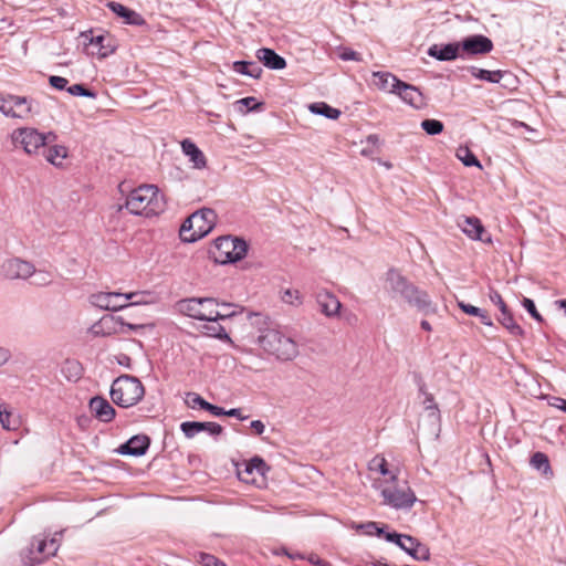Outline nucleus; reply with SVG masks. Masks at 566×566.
Returning a JSON list of instances; mask_svg holds the SVG:
<instances>
[{
    "label": "nucleus",
    "mask_w": 566,
    "mask_h": 566,
    "mask_svg": "<svg viewBox=\"0 0 566 566\" xmlns=\"http://www.w3.org/2000/svg\"><path fill=\"white\" fill-rule=\"evenodd\" d=\"M386 289L392 298H401L410 307L416 308L426 316L437 313V305L431 301L429 294L410 282L396 269H390L387 272Z\"/></svg>",
    "instance_id": "f257e3e1"
},
{
    "label": "nucleus",
    "mask_w": 566,
    "mask_h": 566,
    "mask_svg": "<svg viewBox=\"0 0 566 566\" xmlns=\"http://www.w3.org/2000/svg\"><path fill=\"white\" fill-rule=\"evenodd\" d=\"M125 207L132 214L150 218L165 210V201L156 186L143 185L129 192Z\"/></svg>",
    "instance_id": "f03ea898"
},
{
    "label": "nucleus",
    "mask_w": 566,
    "mask_h": 566,
    "mask_svg": "<svg viewBox=\"0 0 566 566\" xmlns=\"http://www.w3.org/2000/svg\"><path fill=\"white\" fill-rule=\"evenodd\" d=\"M179 313L198 321L218 322L227 319L232 313H220V304L212 297L184 298L176 304Z\"/></svg>",
    "instance_id": "7ed1b4c3"
},
{
    "label": "nucleus",
    "mask_w": 566,
    "mask_h": 566,
    "mask_svg": "<svg viewBox=\"0 0 566 566\" xmlns=\"http://www.w3.org/2000/svg\"><path fill=\"white\" fill-rule=\"evenodd\" d=\"M109 394L114 403L122 408H129L144 398L145 388L137 377L120 375L113 381Z\"/></svg>",
    "instance_id": "20e7f679"
},
{
    "label": "nucleus",
    "mask_w": 566,
    "mask_h": 566,
    "mask_svg": "<svg viewBox=\"0 0 566 566\" xmlns=\"http://www.w3.org/2000/svg\"><path fill=\"white\" fill-rule=\"evenodd\" d=\"M217 214L212 209L203 208L188 217L180 227V238L185 242H196L207 235L216 223Z\"/></svg>",
    "instance_id": "39448f33"
},
{
    "label": "nucleus",
    "mask_w": 566,
    "mask_h": 566,
    "mask_svg": "<svg viewBox=\"0 0 566 566\" xmlns=\"http://www.w3.org/2000/svg\"><path fill=\"white\" fill-rule=\"evenodd\" d=\"M259 345L281 360H292L298 354L297 344L276 329H266L258 338Z\"/></svg>",
    "instance_id": "423d86ee"
},
{
    "label": "nucleus",
    "mask_w": 566,
    "mask_h": 566,
    "mask_svg": "<svg viewBox=\"0 0 566 566\" xmlns=\"http://www.w3.org/2000/svg\"><path fill=\"white\" fill-rule=\"evenodd\" d=\"M248 252V244L243 239L224 235L216 239L210 254L214 262L220 264L235 263L242 260Z\"/></svg>",
    "instance_id": "0eeeda50"
},
{
    "label": "nucleus",
    "mask_w": 566,
    "mask_h": 566,
    "mask_svg": "<svg viewBox=\"0 0 566 566\" xmlns=\"http://www.w3.org/2000/svg\"><path fill=\"white\" fill-rule=\"evenodd\" d=\"M56 139L52 132L46 135L35 128L24 127L13 132L12 140L15 146H21L27 154H36L39 149L44 148L48 142Z\"/></svg>",
    "instance_id": "6e6552de"
},
{
    "label": "nucleus",
    "mask_w": 566,
    "mask_h": 566,
    "mask_svg": "<svg viewBox=\"0 0 566 566\" xmlns=\"http://www.w3.org/2000/svg\"><path fill=\"white\" fill-rule=\"evenodd\" d=\"M387 542L396 544L401 551L407 553L417 562H426L430 559L429 547L411 535L388 534Z\"/></svg>",
    "instance_id": "1a4fd4ad"
},
{
    "label": "nucleus",
    "mask_w": 566,
    "mask_h": 566,
    "mask_svg": "<svg viewBox=\"0 0 566 566\" xmlns=\"http://www.w3.org/2000/svg\"><path fill=\"white\" fill-rule=\"evenodd\" d=\"M381 495L384 496L385 503L396 510H408L410 509L417 497L413 491L403 483V485H389L382 489Z\"/></svg>",
    "instance_id": "9d476101"
},
{
    "label": "nucleus",
    "mask_w": 566,
    "mask_h": 566,
    "mask_svg": "<svg viewBox=\"0 0 566 566\" xmlns=\"http://www.w3.org/2000/svg\"><path fill=\"white\" fill-rule=\"evenodd\" d=\"M138 295V293L99 292L91 295V303L102 310L116 312L128 307V300Z\"/></svg>",
    "instance_id": "9b49d317"
},
{
    "label": "nucleus",
    "mask_w": 566,
    "mask_h": 566,
    "mask_svg": "<svg viewBox=\"0 0 566 566\" xmlns=\"http://www.w3.org/2000/svg\"><path fill=\"white\" fill-rule=\"evenodd\" d=\"M490 301L496 305L501 312V316L497 318L499 322L502 324L503 327H505L511 335L513 336H522L524 334L523 328L514 321V317L509 310L507 305L503 301L501 294L495 291L491 290L490 292Z\"/></svg>",
    "instance_id": "f8f14e48"
},
{
    "label": "nucleus",
    "mask_w": 566,
    "mask_h": 566,
    "mask_svg": "<svg viewBox=\"0 0 566 566\" xmlns=\"http://www.w3.org/2000/svg\"><path fill=\"white\" fill-rule=\"evenodd\" d=\"M0 272L9 280H25L34 273V265L19 258H12L1 264Z\"/></svg>",
    "instance_id": "ddd939ff"
},
{
    "label": "nucleus",
    "mask_w": 566,
    "mask_h": 566,
    "mask_svg": "<svg viewBox=\"0 0 566 566\" xmlns=\"http://www.w3.org/2000/svg\"><path fill=\"white\" fill-rule=\"evenodd\" d=\"M461 52L464 55H483L493 50V42L483 34H473L464 38L461 42Z\"/></svg>",
    "instance_id": "4468645a"
},
{
    "label": "nucleus",
    "mask_w": 566,
    "mask_h": 566,
    "mask_svg": "<svg viewBox=\"0 0 566 566\" xmlns=\"http://www.w3.org/2000/svg\"><path fill=\"white\" fill-rule=\"evenodd\" d=\"M427 54L441 62L454 61L458 57L463 59L460 42H450L447 44H432L428 49Z\"/></svg>",
    "instance_id": "2eb2a0df"
},
{
    "label": "nucleus",
    "mask_w": 566,
    "mask_h": 566,
    "mask_svg": "<svg viewBox=\"0 0 566 566\" xmlns=\"http://www.w3.org/2000/svg\"><path fill=\"white\" fill-rule=\"evenodd\" d=\"M150 444V439L145 434H137L120 444L117 452L123 455L140 457L144 455Z\"/></svg>",
    "instance_id": "dca6fc26"
},
{
    "label": "nucleus",
    "mask_w": 566,
    "mask_h": 566,
    "mask_svg": "<svg viewBox=\"0 0 566 566\" xmlns=\"http://www.w3.org/2000/svg\"><path fill=\"white\" fill-rule=\"evenodd\" d=\"M180 430L186 438L191 439L202 431H207L210 436H219L223 428L217 422L185 421L180 424Z\"/></svg>",
    "instance_id": "f3484780"
},
{
    "label": "nucleus",
    "mask_w": 566,
    "mask_h": 566,
    "mask_svg": "<svg viewBox=\"0 0 566 566\" xmlns=\"http://www.w3.org/2000/svg\"><path fill=\"white\" fill-rule=\"evenodd\" d=\"M90 409L95 418L102 422H111L116 416L114 407L101 396H95L90 400Z\"/></svg>",
    "instance_id": "a211bd4d"
},
{
    "label": "nucleus",
    "mask_w": 566,
    "mask_h": 566,
    "mask_svg": "<svg viewBox=\"0 0 566 566\" xmlns=\"http://www.w3.org/2000/svg\"><path fill=\"white\" fill-rule=\"evenodd\" d=\"M394 94H397L405 103L415 108H421L426 104L424 97L420 90L402 81L399 84V90H396Z\"/></svg>",
    "instance_id": "6ab92c4d"
},
{
    "label": "nucleus",
    "mask_w": 566,
    "mask_h": 566,
    "mask_svg": "<svg viewBox=\"0 0 566 566\" xmlns=\"http://www.w3.org/2000/svg\"><path fill=\"white\" fill-rule=\"evenodd\" d=\"M87 50L92 55L104 59L115 51V46L112 44V39L108 35L98 34L90 38Z\"/></svg>",
    "instance_id": "aec40b11"
},
{
    "label": "nucleus",
    "mask_w": 566,
    "mask_h": 566,
    "mask_svg": "<svg viewBox=\"0 0 566 566\" xmlns=\"http://www.w3.org/2000/svg\"><path fill=\"white\" fill-rule=\"evenodd\" d=\"M9 106L14 111V115H9L12 118L28 119L34 112L33 101L17 95H9Z\"/></svg>",
    "instance_id": "412c9836"
},
{
    "label": "nucleus",
    "mask_w": 566,
    "mask_h": 566,
    "mask_svg": "<svg viewBox=\"0 0 566 566\" xmlns=\"http://www.w3.org/2000/svg\"><path fill=\"white\" fill-rule=\"evenodd\" d=\"M316 301L321 312L327 317H335L339 314L342 304L339 300L332 293L323 291L317 293Z\"/></svg>",
    "instance_id": "4be33fe9"
},
{
    "label": "nucleus",
    "mask_w": 566,
    "mask_h": 566,
    "mask_svg": "<svg viewBox=\"0 0 566 566\" xmlns=\"http://www.w3.org/2000/svg\"><path fill=\"white\" fill-rule=\"evenodd\" d=\"M107 8L116 15L124 19V22L130 25H143L145 24L144 18L136 11L123 6L119 2L109 1Z\"/></svg>",
    "instance_id": "5701e85b"
},
{
    "label": "nucleus",
    "mask_w": 566,
    "mask_h": 566,
    "mask_svg": "<svg viewBox=\"0 0 566 566\" xmlns=\"http://www.w3.org/2000/svg\"><path fill=\"white\" fill-rule=\"evenodd\" d=\"M255 56L264 66L271 70H283L286 66L285 59L279 55L273 49L261 48L256 51Z\"/></svg>",
    "instance_id": "b1692460"
},
{
    "label": "nucleus",
    "mask_w": 566,
    "mask_h": 566,
    "mask_svg": "<svg viewBox=\"0 0 566 566\" xmlns=\"http://www.w3.org/2000/svg\"><path fill=\"white\" fill-rule=\"evenodd\" d=\"M462 231L473 240L491 241V238H484L485 230L476 217H467L461 224Z\"/></svg>",
    "instance_id": "393cba45"
},
{
    "label": "nucleus",
    "mask_w": 566,
    "mask_h": 566,
    "mask_svg": "<svg viewBox=\"0 0 566 566\" xmlns=\"http://www.w3.org/2000/svg\"><path fill=\"white\" fill-rule=\"evenodd\" d=\"M182 153L189 157L196 169H202L207 165L206 157L199 147L190 139L181 142Z\"/></svg>",
    "instance_id": "a878e982"
},
{
    "label": "nucleus",
    "mask_w": 566,
    "mask_h": 566,
    "mask_svg": "<svg viewBox=\"0 0 566 566\" xmlns=\"http://www.w3.org/2000/svg\"><path fill=\"white\" fill-rule=\"evenodd\" d=\"M374 84L384 91H388L389 93H395L396 90H399L400 80L395 75L388 72H374Z\"/></svg>",
    "instance_id": "bb28decb"
},
{
    "label": "nucleus",
    "mask_w": 566,
    "mask_h": 566,
    "mask_svg": "<svg viewBox=\"0 0 566 566\" xmlns=\"http://www.w3.org/2000/svg\"><path fill=\"white\" fill-rule=\"evenodd\" d=\"M468 71L471 73L473 77L489 83H500L502 77L506 74L505 71H489L484 69H479L476 66H469Z\"/></svg>",
    "instance_id": "cd10ccee"
},
{
    "label": "nucleus",
    "mask_w": 566,
    "mask_h": 566,
    "mask_svg": "<svg viewBox=\"0 0 566 566\" xmlns=\"http://www.w3.org/2000/svg\"><path fill=\"white\" fill-rule=\"evenodd\" d=\"M233 70L242 75L253 78H260L263 72L258 63L248 61H235L233 63Z\"/></svg>",
    "instance_id": "c85d7f7f"
},
{
    "label": "nucleus",
    "mask_w": 566,
    "mask_h": 566,
    "mask_svg": "<svg viewBox=\"0 0 566 566\" xmlns=\"http://www.w3.org/2000/svg\"><path fill=\"white\" fill-rule=\"evenodd\" d=\"M458 306L468 315L476 316L481 323L486 326H493V322L485 310L476 307L474 305L464 303L463 301L458 302Z\"/></svg>",
    "instance_id": "c756f323"
},
{
    "label": "nucleus",
    "mask_w": 566,
    "mask_h": 566,
    "mask_svg": "<svg viewBox=\"0 0 566 566\" xmlns=\"http://www.w3.org/2000/svg\"><path fill=\"white\" fill-rule=\"evenodd\" d=\"M308 109L313 114L321 115L329 119H337L342 114L339 109L332 107L325 102L312 103L308 106Z\"/></svg>",
    "instance_id": "7c9ffc66"
},
{
    "label": "nucleus",
    "mask_w": 566,
    "mask_h": 566,
    "mask_svg": "<svg viewBox=\"0 0 566 566\" xmlns=\"http://www.w3.org/2000/svg\"><path fill=\"white\" fill-rule=\"evenodd\" d=\"M531 465L539 471L544 476H552L553 471L549 464L548 457L543 452H535L531 457Z\"/></svg>",
    "instance_id": "2f4dec72"
},
{
    "label": "nucleus",
    "mask_w": 566,
    "mask_h": 566,
    "mask_svg": "<svg viewBox=\"0 0 566 566\" xmlns=\"http://www.w3.org/2000/svg\"><path fill=\"white\" fill-rule=\"evenodd\" d=\"M45 159L54 166H60L66 157L67 151L64 146L55 145L48 149L43 148Z\"/></svg>",
    "instance_id": "473e14b6"
},
{
    "label": "nucleus",
    "mask_w": 566,
    "mask_h": 566,
    "mask_svg": "<svg viewBox=\"0 0 566 566\" xmlns=\"http://www.w3.org/2000/svg\"><path fill=\"white\" fill-rule=\"evenodd\" d=\"M116 321L117 323H119L122 326H126L129 331H133V332H138L140 329H143L145 327L144 324H130V323H125L123 317L122 316H117V317H114V316H104L99 324L98 325H94L92 327L93 332L95 335H98L101 334V331H99V327H102L104 324H106L108 321Z\"/></svg>",
    "instance_id": "72a5a7b5"
},
{
    "label": "nucleus",
    "mask_w": 566,
    "mask_h": 566,
    "mask_svg": "<svg viewBox=\"0 0 566 566\" xmlns=\"http://www.w3.org/2000/svg\"><path fill=\"white\" fill-rule=\"evenodd\" d=\"M457 157L467 167H482L476 156L468 147H460L457 150Z\"/></svg>",
    "instance_id": "f704fd0d"
},
{
    "label": "nucleus",
    "mask_w": 566,
    "mask_h": 566,
    "mask_svg": "<svg viewBox=\"0 0 566 566\" xmlns=\"http://www.w3.org/2000/svg\"><path fill=\"white\" fill-rule=\"evenodd\" d=\"M0 423L6 430H15L19 426V420L7 407L0 406Z\"/></svg>",
    "instance_id": "c9c22d12"
},
{
    "label": "nucleus",
    "mask_w": 566,
    "mask_h": 566,
    "mask_svg": "<svg viewBox=\"0 0 566 566\" xmlns=\"http://www.w3.org/2000/svg\"><path fill=\"white\" fill-rule=\"evenodd\" d=\"M281 300L285 303V304H290V305H301L302 304V295L300 293L298 290H293V289H286L282 292V295H281Z\"/></svg>",
    "instance_id": "e433bc0d"
},
{
    "label": "nucleus",
    "mask_w": 566,
    "mask_h": 566,
    "mask_svg": "<svg viewBox=\"0 0 566 566\" xmlns=\"http://www.w3.org/2000/svg\"><path fill=\"white\" fill-rule=\"evenodd\" d=\"M443 123L438 119H424L421 122V128L428 135H438L443 130Z\"/></svg>",
    "instance_id": "4c0bfd02"
},
{
    "label": "nucleus",
    "mask_w": 566,
    "mask_h": 566,
    "mask_svg": "<svg viewBox=\"0 0 566 566\" xmlns=\"http://www.w3.org/2000/svg\"><path fill=\"white\" fill-rule=\"evenodd\" d=\"M265 469H268L265 461L258 455L252 458L245 464V473H248V474H252L254 471H256L260 474H264Z\"/></svg>",
    "instance_id": "58836bf2"
},
{
    "label": "nucleus",
    "mask_w": 566,
    "mask_h": 566,
    "mask_svg": "<svg viewBox=\"0 0 566 566\" xmlns=\"http://www.w3.org/2000/svg\"><path fill=\"white\" fill-rule=\"evenodd\" d=\"M67 93L73 96H83L95 98L96 93L90 88H87L84 84H73L66 88Z\"/></svg>",
    "instance_id": "ea45409f"
},
{
    "label": "nucleus",
    "mask_w": 566,
    "mask_h": 566,
    "mask_svg": "<svg viewBox=\"0 0 566 566\" xmlns=\"http://www.w3.org/2000/svg\"><path fill=\"white\" fill-rule=\"evenodd\" d=\"M186 403L188 407L195 409L199 407L200 409L205 410V407L207 406L208 401L205 400L200 395L196 392H188L186 398Z\"/></svg>",
    "instance_id": "a19ab883"
},
{
    "label": "nucleus",
    "mask_w": 566,
    "mask_h": 566,
    "mask_svg": "<svg viewBox=\"0 0 566 566\" xmlns=\"http://www.w3.org/2000/svg\"><path fill=\"white\" fill-rule=\"evenodd\" d=\"M523 307L527 311V313L538 323L544 321L543 316L536 310L535 303L533 300L528 297H524L522 301Z\"/></svg>",
    "instance_id": "79ce46f5"
},
{
    "label": "nucleus",
    "mask_w": 566,
    "mask_h": 566,
    "mask_svg": "<svg viewBox=\"0 0 566 566\" xmlns=\"http://www.w3.org/2000/svg\"><path fill=\"white\" fill-rule=\"evenodd\" d=\"M235 104L239 106V109H241V106H245L248 111H259L263 106V103L256 102V98L252 96L243 97L237 101Z\"/></svg>",
    "instance_id": "37998d69"
},
{
    "label": "nucleus",
    "mask_w": 566,
    "mask_h": 566,
    "mask_svg": "<svg viewBox=\"0 0 566 566\" xmlns=\"http://www.w3.org/2000/svg\"><path fill=\"white\" fill-rule=\"evenodd\" d=\"M420 391L424 394V406L428 411H430L431 416H438L439 415V408L438 405L434 402V398L431 394H428L424 391V385L420 387Z\"/></svg>",
    "instance_id": "c03bdc74"
},
{
    "label": "nucleus",
    "mask_w": 566,
    "mask_h": 566,
    "mask_svg": "<svg viewBox=\"0 0 566 566\" xmlns=\"http://www.w3.org/2000/svg\"><path fill=\"white\" fill-rule=\"evenodd\" d=\"M199 563L203 566H227L222 560L207 553L199 554Z\"/></svg>",
    "instance_id": "a18cd8bd"
},
{
    "label": "nucleus",
    "mask_w": 566,
    "mask_h": 566,
    "mask_svg": "<svg viewBox=\"0 0 566 566\" xmlns=\"http://www.w3.org/2000/svg\"><path fill=\"white\" fill-rule=\"evenodd\" d=\"M32 275H34L33 284L38 286H46L52 282L51 274L49 272L34 270Z\"/></svg>",
    "instance_id": "49530a36"
},
{
    "label": "nucleus",
    "mask_w": 566,
    "mask_h": 566,
    "mask_svg": "<svg viewBox=\"0 0 566 566\" xmlns=\"http://www.w3.org/2000/svg\"><path fill=\"white\" fill-rule=\"evenodd\" d=\"M46 547H48L46 539L34 538L31 544L30 553H33L35 551L38 554L42 555L43 557H48L46 556V552H48Z\"/></svg>",
    "instance_id": "de8ad7c7"
},
{
    "label": "nucleus",
    "mask_w": 566,
    "mask_h": 566,
    "mask_svg": "<svg viewBox=\"0 0 566 566\" xmlns=\"http://www.w3.org/2000/svg\"><path fill=\"white\" fill-rule=\"evenodd\" d=\"M354 528L356 531H361L367 536H374L375 530H377V522H366L356 524Z\"/></svg>",
    "instance_id": "09e8293b"
},
{
    "label": "nucleus",
    "mask_w": 566,
    "mask_h": 566,
    "mask_svg": "<svg viewBox=\"0 0 566 566\" xmlns=\"http://www.w3.org/2000/svg\"><path fill=\"white\" fill-rule=\"evenodd\" d=\"M49 83L55 90L63 91V90L67 88L69 81L65 77H62V76L51 75L49 77Z\"/></svg>",
    "instance_id": "8fccbe9b"
},
{
    "label": "nucleus",
    "mask_w": 566,
    "mask_h": 566,
    "mask_svg": "<svg viewBox=\"0 0 566 566\" xmlns=\"http://www.w3.org/2000/svg\"><path fill=\"white\" fill-rule=\"evenodd\" d=\"M343 61H360V54L352 49L344 48L339 53Z\"/></svg>",
    "instance_id": "3c124183"
},
{
    "label": "nucleus",
    "mask_w": 566,
    "mask_h": 566,
    "mask_svg": "<svg viewBox=\"0 0 566 566\" xmlns=\"http://www.w3.org/2000/svg\"><path fill=\"white\" fill-rule=\"evenodd\" d=\"M373 464L375 467H377L378 471L380 472L381 475H387L389 474V470L387 468V461L385 458L382 457H376L374 458L373 460Z\"/></svg>",
    "instance_id": "603ef678"
},
{
    "label": "nucleus",
    "mask_w": 566,
    "mask_h": 566,
    "mask_svg": "<svg viewBox=\"0 0 566 566\" xmlns=\"http://www.w3.org/2000/svg\"><path fill=\"white\" fill-rule=\"evenodd\" d=\"M389 530V526L386 525V524H380V523H377V530H375V534L374 536H377V537H384L386 541H387V535L388 534H398L397 532L395 531H388Z\"/></svg>",
    "instance_id": "864d4df0"
},
{
    "label": "nucleus",
    "mask_w": 566,
    "mask_h": 566,
    "mask_svg": "<svg viewBox=\"0 0 566 566\" xmlns=\"http://www.w3.org/2000/svg\"><path fill=\"white\" fill-rule=\"evenodd\" d=\"M62 535V532L55 533L54 536L49 541L51 543V549H48L46 556H53L59 549L60 539L59 536Z\"/></svg>",
    "instance_id": "5fc2aeb1"
},
{
    "label": "nucleus",
    "mask_w": 566,
    "mask_h": 566,
    "mask_svg": "<svg viewBox=\"0 0 566 566\" xmlns=\"http://www.w3.org/2000/svg\"><path fill=\"white\" fill-rule=\"evenodd\" d=\"M9 95L7 97L0 96V112L9 117V115H14V111H12L11 106H9Z\"/></svg>",
    "instance_id": "6e6d98bb"
},
{
    "label": "nucleus",
    "mask_w": 566,
    "mask_h": 566,
    "mask_svg": "<svg viewBox=\"0 0 566 566\" xmlns=\"http://www.w3.org/2000/svg\"><path fill=\"white\" fill-rule=\"evenodd\" d=\"M208 329L212 333V335L220 339L229 338L228 334L221 325H213L208 327Z\"/></svg>",
    "instance_id": "4d7b16f0"
},
{
    "label": "nucleus",
    "mask_w": 566,
    "mask_h": 566,
    "mask_svg": "<svg viewBox=\"0 0 566 566\" xmlns=\"http://www.w3.org/2000/svg\"><path fill=\"white\" fill-rule=\"evenodd\" d=\"M205 410L210 412L211 415L216 416V417H220V416H224L226 415V410L219 406H216V405H212L210 402L207 403V406L205 407Z\"/></svg>",
    "instance_id": "13d9d810"
},
{
    "label": "nucleus",
    "mask_w": 566,
    "mask_h": 566,
    "mask_svg": "<svg viewBox=\"0 0 566 566\" xmlns=\"http://www.w3.org/2000/svg\"><path fill=\"white\" fill-rule=\"evenodd\" d=\"M250 427L258 436H261L265 430V426L261 420H253Z\"/></svg>",
    "instance_id": "bf43d9fd"
},
{
    "label": "nucleus",
    "mask_w": 566,
    "mask_h": 566,
    "mask_svg": "<svg viewBox=\"0 0 566 566\" xmlns=\"http://www.w3.org/2000/svg\"><path fill=\"white\" fill-rule=\"evenodd\" d=\"M308 562L314 566H332L331 563L319 558L317 555L312 554L308 557Z\"/></svg>",
    "instance_id": "052dcab7"
},
{
    "label": "nucleus",
    "mask_w": 566,
    "mask_h": 566,
    "mask_svg": "<svg viewBox=\"0 0 566 566\" xmlns=\"http://www.w3.org/2000/svg\"><path fill=\"white\" fill-rule=\"evenodd\" d=\"M139 295L134 297L133 300H128V306L132 305H140V304H147V301L145 300L146 293L145 292H137Z\"/></svg>",
    "instance_id": "680f3d73"
},
{
    "label": "nucleus",
    "mask_w": 566,
    "mask_h": 566,
    "mask_svg": "<svg viewBox=\"0 0 566 566\" xmlns=\"http://www.w3.org/2000/svg\"><path fill=\"white\" fill-rule=\"evenodd\" d=\"M11 357V353L8 348L0 347V367L3 366Z\"/></svg>",
    "instance_id": "e2e57ef3"
},
{
    "label": "nucleus",
    "mask_w": 566,
    "mask_h": 566,
    "mask_svg": "<svg viewBox=\"0 0 566 566\" xmlns=\"http://www.w3.org/2000/svg\"><path fill=\"white\" fill-rule=\"evenodd\" d=\"M224 416H229V417H235L240 420H245L248 419V416H242L241 415V409L239 408H233V409H230V410H226V415Z\"/></svg>",
    "instance_id": "0e129e2a"
},
{
    "label": "nucleus",
    "mask_w": 566,
    "mask_h": 566,
    "mask_svg": "<svg viewBox=\"0 0 566 566\" xmlns=\"http://www.w3.org/2000/svg\"><path fill=\"white\" fill-rule=\"evenodd\" d=\"M221 307H222V310L219 312L220 313H232L230 317H232L237 314V311L234 308H237L238 306L234 304L222 303Z\"/></svg>",
    "instance_id": "69168bd1"
},
{
    "label": "nucleus",
    "mask_w": 566,
    "mask_h": 566,
    "mask_svg": "<svg viewBox=\"0 0 566 566\" xmlns=\"http://www.w3.org/2000/svg\"><path fill=\"white\" fill-rule=\"evenodd\" d=\"M553 399H554V402H552L551 405L554 407H557L566 412V400L563 398H558V397H555Z\"/></svg>",
    "instance_id": "338daca9"
},
{
    "label": "nucleus",
    "mask_w": 566,
    "mask_h": 566,
    "mask_svg": "<svg viewBox=\"0 0 566 566\" xmlns=\"http://www.w3.org/2000/svg\"><path fill=\"white\" fill-rule=\"evenodd\" d=\"M367 143L375 146L379 143V137L375 134H371V135L367 136Z\"/></svg>",
    "instance_id": "774afa93"
}]
</instances>
